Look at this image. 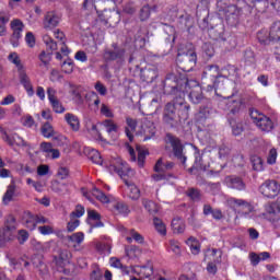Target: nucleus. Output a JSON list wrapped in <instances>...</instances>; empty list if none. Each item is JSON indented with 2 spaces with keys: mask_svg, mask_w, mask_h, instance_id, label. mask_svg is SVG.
I'll use <instances>...</instances> for the list:
<instances>
[{
  "mask_svg": "<svg viewBox=\"0 0 280 280\" xmlns=\"http://www.w3.org/2000/svg\"><path fill=\"white\" fill-rule=\"evenodd\" d=\"M164 91L167 94L176 95L178 93H189L188 97L192 104H200L205 100L202 88L198 81L177 79L175 74H168L164 81ZM190 91V92H189Z\"/></svg>",
  "mask_w": 280,
  "mask_h": 280,
  "instance_id": "1",
  "label": "nucleus"
},
{
  "mask_svg": "<svg viewBox=\"0 0 280 280\" xmlns=\"http://www.w3.org/2000/svg\"><path fill=\"white\" fill-rule=\"evenodd\" d=\"M110 167H113L114 172H117L118 176L122 178L125 185H126V191L127 196L131 200H139L141 198V191L137 187V185L130 183L128 179H126V176L129 178L135 176V171L130 168L128 163L124 162L121 159H117L110 164Z\"/></svg>",
  "mask_w": 280,
  "mask_h": 280,
  "instance_id": "2",
  "label": "nucleus"
},
{
  "mask_svg": "<svg viewBox=\"0 0 280 280\" xmlns=\"http://www.w3.org/2000/svg\"><path fill=\"white\" fill-rule=\"evenodd\" d=\"M217 8L220 16H225V21L228 25L234 27L240 23V18L242 16V9L237 8L236 5H229L222 0L217 2Z\"/></svg>",
  "mask_w": 280,
  "mask_h": 280,
  "instance_id": "3",
  "label": "nucleus"
},
{
  "mask_svg": "<svg viewBox=\"0 0 280 280\" xmlns=\"http://www.w3.org/2000/svg\"><path fill=\"white\" fill-rule=\"evenodd\" d=\"M54 36L59 42H55L54 38H51L49 35H45L43 37L47 49L50 51H61L63 56H69L70 51L69 47H67V44L65 43V33H62L60 30H56L54 32Z\"/></svg>",
  "mask_w": 280,
  "mask_h": 280,
  "instance_id": "4",
  "label": "nucleus"
},
{
  "mask_svg": "<svg viewBox=\"0 0 280 280\" xmlns=\"http://www.w3.org/2000/svg\"><path fill=\"white\" fill-rule=\"evenodd\" d=\"M249 117L261 132H272V130L277 128V120L266 116L257 109H252Z\"/></svg>",
  "mask_w": 280,
  "mask_h": 280,
  "instance_id": "5",
  "label": "nucleus"
},
{
  "mask_svg": "<svg viewBox=\"0 0 280 280\" xmlns=\"http://www.w3.org/2000/svg\"><path fill=\"white\" fill-rule=\"evenodd\" d=\"M228 205L231 209H242L240 215L245 220H253L255 218V207L248 200L231 197L228 199Z\"/></svg>",
  "mask_w": 280,
  "mask_h": 280,
  "instance_id": "6",
  "label": "nucleus"
},
{
  "mask_svg": "<svg viewBox=\"0 0 280 280\" xmlns=\"http://www.w3.org/2000/svg\"><path fill=\"white\" fill-rule=\"evenodd\" d=\"M198 61V57L196 56V51L191 49V46L187 51L179 49L176 58L177 65H183L182 69L184 71H191L196 67V62Z\"/></svg>",
  "mask_w": 280,
  "mask_h": 280,
  "instance_id": "7",
  "label": "nucleus"
},
{
  "mask_svg": "<svg viewBox=\"0 0 280 280\" xmlns=\"http://www.w3.org/2000/svg\"><path fill=\"white\" fill-rule=\"evenodd\" d=\"M176 97L173 100L175 110H177V117H179V124L189 119L190 106L185 102V93L180 92L175 94Z\"/></svg>",
  "mask_w": 280,
  "mask_h": 280,
  "instance_id": "8",
  "label": "nucleus"
},
{
  "mask_svg": "<svg viewBox=\"0 0 280 280\" xmlns=\"http://www.w3.org/2000/svg\"><path fill=\"white\" fill-rule=\"evenodd\" d=\"M163 122L171 128H174V126H178V124H180V117H178V114H176V106L174 103H167L165 105Z\"/></svg>",
  "mask_w": 280,
  "mask_h": 280,
  "instance_id": "9",
  "label": "nucleus"
},
{
  "mask_svg": "<svg viewBox=\"0 0 280 280\" xmlns=\"http://www.w3.org/2000/svg\"><path fill=\"white\" fill-rule=\"evenodd\" d=\"M166 143H170L173 148V154L185 165L187 162V156H185V153L183 152V144L180 143V140L170 133L166 135Z\"/></svg>",
  "mask_w": 280,
  "mask_h": 280,
  "instance_id": "10",
  "label": "nucleus"
},
{
  "mask_svg": "<svg viewBox=\"0 0 280 280\" xmlns=\"http://www.w3.org/2000/svg\"><path fill=\"white\" fill-rule=\"evenodd\" d=\"M13 231H16V220L14 217H10L7 220L5 228L0 230V246H5V243L12 240Z\"/></svg>",
  "mask_w": 280,
  "mask_h": 280,
  "instance_id": "11",
  "label": "nucleus"
},
{
  "mask_svg": "<svg viewBox=\"0 0 280 280\" xmlns=\"http://www.w3.org/2000/svg\"><path fill=\"white\" fill-rule=\"evenodd\" d=\"M154 135H156V127H154V122L148 119L143 120L138 131V137H141L142 141H150V139H154Z\"/></svg>",
  "mask_w": 280,
  "mask_h": 280,
  "instance_id": "12",
  "label": "nucleus"
},
{
  "mask_svg": "<svg viewBox=\"0 0 280 280\" xmlns=\"http://www.w3.org/2000/svg\"><path fill=\"white\" fill-rule=\"evenodd\" d=\"M279 184L273 179H267L260 187L259 191L266 198H275L279 194Z\"/></svg>",
  "mask_w": 280,
  "mask_h": 280,
  "instance_id": "13",
  "label": "nucleus"
},
{
  "mask_svg": "<svg viewBox=\"0 0 280 280\" xmlns=\"http://www.w3.org/2000/svg\"><path fill=\"white\" fill-rule=\"evenodd\" d=\"M44 30H54L60 25V15L56 11H48L43 21Z\"/></svg>",
  "mask_w": 280,
  "mask_h": 280,
  "instance_id": "14",
  "label": "nucleus"
},
{
  "mask_svg": "<svg viewBox=\"0 0 280 280\" xmlns=\"http://www.w3.org/2000/svg\"><path fill=\"white\" fill-rule=\"evenodd\" d=\"M140 78L143 82L152 83L153 80L159 78V70L154 65H148L145 68H142L140 71Z\"/></svg>",
  "mask_w": 280,
  "mask_h": 280,
  "instance_id": "15",
  "label": "nucleus"
},
{
  "mask_svg": "<svg viewBox=\"0 0 280 280\" xmlns=\"http://www.w3.org/2000/svg\"><path fill=\"white\" fill-rule=\"evenodd\" d=\"M23 22L19 19H15L11 21V30L13 31V35L11 38L13 47H19V38H21L23 35Z\"/></svg>",
  "mask_w": 280,
  "mask_h": 280,
  "instance_id": "16",
  "label": "nucleus"
},
{
  "mask_svg": "<svg viewBox=\"0 0 280 280\" xmlns=\"http://www.w3.org/2000/svg\"><path fill=\"white\" fill-rule=\"evenodd\" d=\"M120 232L126 237L128 244H132V241L137 242L138 244H143L144 242L143 235L135 231V229H127V228L120 226Z\"/></svg>",
  "mask_w": 280,
  "mask_h": 280,
  "instance_id": "17",
  "label": "nucleus"
},
{
  "mask_svg": "<svg viewBox=\"0 0 280 280\" xmlns=\"http://www.w3.org/2000/svg\"><path fill=\"white\" fill-rule=\"evenodd\" d=\"M114 49H107L104 52V58L105 60L108 61H113V60H118L121 61L124 60V56H126V51L119 47H117V45H113Z\"/></svg>",
  "mask_w": 280,
  "mask_h": 280,
  "instance_id": "18",
  "label": "nucleus"
},
{
  "mask_svg": "<svg viewBox=\"0 0 280 280\" xmlns=\"http://www.w3.org/2000/svg\"><path fill=\"white\" fill-rule=\"evenodd\" d=\"M3 140L8 145L14 147L16 145L18 148H27V142L21 138L18 133H13L12 136H9L8 133H4Z\"/></svg>",
  "mask_w": 280,
  "mask_h": 280,
  "instance_id": "19",
  "label": "nucleus"
},
{
  "mask_svg": "<svg viewBox=\"0 0 280 280\" xmlns=\"http://www.w3.org/2000/svg\"><path fill=\"white\" fill-rule=\"evenodd\" d=\"M88 218H89V224L91 226V229H102V226H104V223L101 221L102 220V215H100V213H97V211L89 208L88 209Z\"/></svg>",
  "mask_w": 280,
  "mask_h": 280,
  "instance_id": "20",
  "label": "nucleus"
},
{
  "mask_svg": "<svg viewBox=\"0 0 280 280\" xmlns=\"http://www.w3.org/2000/svg\"><path fill=\"white\" fill-rule=\"evenodd\" d=\"M225 185L230 189H237V191H244V189H246V185L240 177H233V176L226 177Z\"/></svg>",
  "mask_w": 280,
  "mask_h": 280,
  "instance_id": "21",
  "label": "nucleus"
},
{
  "mask_svg": "<svg viewBox=\"0 0 280 280\" xmlns=\"http://www.w3.org/2000/svg\"><path fill=\"white\" fill-rule=\"evenodd\" d=\"M213 115H215V109L211 107V104H208L207 106L200 107L199 112L196 114V119L198 121H205V119H210Z\"/></svg>",
  "mask_w": 280,
  "mask_h": 280,
  "instance_id": "22",
  "label": "nucleus"
},
{
  "mask_svg": "<svg viewBox=\"0 0 280 280\" xmlns=\"http://www.w3.org/2000/svg\"><path fill=\"white\" fill-rule=\"evenodd\" d=\"M20 82L24 86L28 97H34V86L32 85L30 77H27L23 70L20 71Z\"/></svg>",
  "mask_w": 280,
  "mask_h": 280,
  "instance_id": "23",
  "label": "nucleus"
},
{
  "mask_svg": "<svg viewBox=\"0 0 280 280\" xmlns=\"http://www.w3.org/2000/svg\"><path fill=\"white\" fill-rule=\"evenodd\" d=\"M92 196H94V198H96V200H98L103 205H108V202H114L115 201V197L104 194V191H102L97 187H94L92 189Z\"/></svg>",
  "mask_w": 280,
  "mask_h": 280,
  "instance_id": "24",
  "label": "nucleus"
},
{
  "mask_svg": "<svg viewBox=\"0 0 280 280\" xmlns=\"http://www.w3.org/2000/svg\"><path fill=\"white\" fill-rule=\"evenodd\" d=\"M85 128H86L88 132H90V135L95 137L97 139V141H100L102 143V145H107L108 141H106V139H104L102 137V133H100V130H97V125H95L92 121H88L85 125Z\"/></svg>",
  "mask_w": 280,
  "mask_h": 280,
  "instance_id": "25",
  "label": "nucleus"
},
{
  "mask_svg": "<svg viewBox=\"0 0 280 280\" xmlns=\"http://www.w3.org/2000/svg\"><path fill=\"white\" fill-rule=\"evenodd\" d=\"M85 128H86L88 132H90V135L95 137L97 139V141H100L102 143V145H107L108 141H106V139H104L102 137V133H100V130H97V125H95L92 121H88L85 125Z\"/></svg>",
  "mask_w": 280,
  "mask_h": 280,
  "instance_id": "26",
  "label": "nucleus"
},
{
  "mask_svg": "<svg viewBox=\"0 0 280 280\" xmlns=\"http://www.w3.org/2000/svg\"><path fill=\"white\" fill-rule=\"evenodd\" d=\"M102 126L107 132L108 137H115L117 132H119V126L116 125L115 120L113 119H105L102 121Z\"/></svg>",
  "mask_w": 280,
  "mask_h": 280,
  "instance_id": "27",
  "label": "nucleus"
},
{
  "mask_svg": "<svg viewBox=\"0 0 280 280\" xmlns=\"http://www.w3.org/2000/svg\"><path fill=\"white\" fill-rule=\"evenodd\" d=\"M22 224L30 231H34V229H36V215L31 212H24L22 217Z\"/></svg>",
  "mask_w": 280,
  "mask_h": 280,
  "instance_id": "28",
  "label": "nucleus"
},
{
  "mask_svg": "<svg viewBox=\"0 0 280 280\" xmlns=\"http://www.w3.org/2000/svg\"><path fill=\"white\" fill-rule=\"evenodd\" d=\"M72 254L69 249H59V257H55V262L57 266H65V264H69Z\"/></svg>",
  "mask_w": 280,
  "mask_h": 280,
  "instance_id": "29",
  "label": "nucleus"
},
{
  "mask_svg": "<svg viewBox=\"0 0 280 280\" xmlns=\"http://www.w3.org/2000/svg\"><path fill=\"white\" fill-rule=\"evenodd\" d=\"M68 242H71L72 247L74 248V250H80V248H78V246H80V244H82V242H84V232H75L71 235L68 236Z\"/></svg>",
  "mask_w": 280,
  "mask_h": 280,
  "instance_id": "30",
  "label": "nucleus"
},
{
  "mask_svg": "<svg viewBox=\"0 0 280 280\" xmlns=\"http://www.w3.org/2000/svg\"><path fill=\"white\" fill-rule=\"evenodd\" d=\"M15 194H16V185L14 183H11L3 195V198H2L3 205H10V202H12V200L14 199Z\"/></svg>",
  "mask_w": 280,
  "mask_h": 280,
  "instance_id": "31",
  "label": "nucleus"
},
{
  "mask_svg": "<svg viewBox=\"0 0 280 280\" xmlns=\"http://www.w3.org/2000/svg\"><path fill=\"white\" fill-rule=\"evenodd\" d=\"M65 119L74 132H78V130H80V118H78V116H75L71 113H67L65 115Z\"/></svg>",
  "mask_w": 280,
  "mask_h": 280,
  "instance_id": "32",
  "label": "nucleus"
},
{
  "mask_svg": "<svg viewBox=\"0 0 280 280\" xmlns=\"http://www.w3.org/2000/svg\"><path fill=\"white\" fill-rule=\"evenodd\" d=\"M265 210L267 215H269L270 220H279L280 209L279 206H277V203H268L265 207Z\"/></svg>",
  "mask_w": 280,
  "mask_h": 280,
  "instance_id": "33",
  "label": "nucleus"
},
{
  "mask_svg": "<svg viewBox=\"0 0 280 280\" xmlns=\"http://www.w3.org/2000/svg\"><path fill=\"white\" fill-rule=\"evenodd\" d=\"M142 205L150 215H156L159 213V205L150 199H143Z\"/></svg>",
  "mask_w": 280,
  "mask_h": 280,
  "instance_id": "34",
  "label": "nucleus"
},
{
  "mask_svg": "<svg viewBox=\"0 0 280 280\" xmlns=\"http://www.w3.org/2000/svg\"><path fill=\"white\" fill-rule=\"evenodd\" d=\"M114 211L120 215H128L130 213V208L124 201H114Z\"/></svg>",
  "mask_w": 280,
  "mask_h": 280,
  "instance_id": "35",
  "label": "nucleus"
},
{
  "mask_svg": "<svg viewBox=\"0 0 280 280\" xmlns=\"http://www.w3.org/2000/svg\"><path fill=\"white\" fill-rule=\"evenodd\" d=\"M230 126L232 128V133L235 137H240L244 132V122L237 119H230Z\"/></svg>",
  "mask_w": 280,
  "mask_h": 280,
  "instance_id": "36",
  "label": "nucleus"
},
{
  "mask_svg": "<svg viewBox=\"0 0 280 280\" xmlns=\"http://www.w3.org/2000/svg\"><path fill=\"white\" fill-rule=\"evenodd\" d=\"M154 268L152 267V265H147V266H142V267H136L133 269V272L136 275H138V277H152V270Z\"/></svg>",
  "mask_w": 280,
  "mask_h": 280,
  "instance_id": "37",
  "label": "nucleus"
},
{
  "mask_svg": "<svg viewBox=\"0 0 280 280\" xmlns=\"http://www.w3.org/2000/svg\"><path fill=\"white\" fill-rule=\"evenodd\" d=\"M51 189L55 194H69V184L55 180L51 184Z\"/></svg>",
  "mask_w": 280,
  "mask_h": 280,
  "instance_id": "38",
  "label": "nucleus"
},
{
  "mask_svg": "<svg viewBox=\"0 0 280 280\" xmlns=\"http://www.w3.org/2000/svg\"><path fill=\"white\" fill-rule=\"evenodd\" d=\"M218 75H220V68L215 65L208 66L203 70V78L215 79Z\"/></svg>",
  "mask_w": 280,
  "mask_h": 280,
  "instance_id": "39",
  "label": "nucleus"
},
{
  "mask_svg": "<svg viewBox=\"0 0 280 280\" xmlns=\"http://www.w3.org/2000/svg\"><path fill=\"white\" fill-rule=\"evenodd\" d=\"M186 244H187V246H189L192 255H198L200 253V242H198V240H196V237L190 236L186 241Z\"/></svg>",
  "mask_w": 280,
  "mask_h": 280,
  "instance_id": "40",
  "label": "nucleus"
},
{
  "mask_svg": "<svg viewBox=\"0 0 280 280\" xmlns=\"http://www.w3.org/2000/svg\"><path fill=\"white\" fill-rule=\"evenodd\" d=\"M171 226L173 229V233H184L185 232V221H183V219H180V218L173 219Z\"/></svg>",
  "mask_w": 280,
  "mask_h": 280,
  "instance_id": "41",
  "label": "nucleus"
},
{
  "mask_svg": "<svg viewBox=\"0 0 280 280\" xmlns=\"http://www.w3.org/2000/svg\"><path fill=\"white\" fill-rule=\"evenodd\" d=\"M270 40H280V21L275 22L269 32Z\"/></svg>",
  "mask_w": 280,
  "mask_h": 280,
  "instance_id": "42",
  "label": "nucleus"
},
{
  "mask_svg": "<svg viewBox=\"0 0 280 280\" xmlns=\"http://www.w3.org/2000/svg\"><path fill=\"white\" fill-rule=\"evenodd\" d=\"M153 224L158 233H160V235H167V228L165 226V223H163L161 219L154 218Z\"/></svg>",
  "mask_w": 280,
  "mask_h": 280,
  "instance_id": "43",
  "label": "nucleus"
},
{
  "mask_svg": "<svg viewBox=\"0 0 280 280\" xmlns=\"http://www.w3.org/2000/svg\"><path fill=\"white\" fill-rule=\"evenodd\" d=\"M252 165L255 172H264V160L261 158L257 155L252 156Z\"/></svg>",
  "mask_w": 280,
  "mask_h": 280,
  "instance_id": "44",
  "label": "nucleus"
},
{
  "mask_svg": "<svg viewBox=\"0 0 280 280\" xmlns=\"http://www.w3.org/2000/svg\"><path fill=\"white\" fill-rule=\"evenodd\" d=\"M174 167L173 162L163 163V160L160 159L155 164V172H165L166 170H172Z\"/></svg>",
  "mask_w": 280,
  "mask_h": 280,
  "instance_id": "45",
  "label": "nucleus"
},
{
  "mask_svg": "<svg viewBox=\"0 0 280 280\" xmlns=\"http://www.w3.org/2000/svg\"><path fill=\"white\" fill-rule=\"evenodd\" d=\"M42 135L46 139H51L55 135L54 127L49 122L44 124L42 127Z\"/></svg>",
  "mask_w": 280,
  "mask_h": 280,
  "instance_id": "46",
  "label": "nucleus"
},
{
  "mask_svg": "<svg viewBox=\"0 0 280 280\" xmlns=\"http://www.w3.org/2000/svg\"><path fill=\"white\" fill-rule=\"evenodd\" d=\"M241 106H242V102L240 101L230 100L228 102V107L230 108V113H232L233 115L240 112Z\"/></svg>",
  "mask_w": 280,
  "mask_h": 280,
  "instance_id": "47",
  "label": "nucleus"
},
{
  "mask_svg": "<svg viewBox=\"0 0 280 280\" xmlns=\"http://www.w3.org/2000/svg\"><path fill=\"white\" fill-rule=\"evenodd\" d=\"M109 265L112 266V268H117L118 270L128 269V267L121 264V260L117 257L109 258Z\"/></svg>",
  "mask_w": 280,
  "mask_h": 280,
  "instance_id": "48",
  "label": "nucleus"
},
{
  "mask_svg": "<svg viewBox=\"0 0 280 280\" xmlns=\"http://www.w3.org/2000/svg\"><path fill=\"white\" fill-rule=\"evenodd\" d=\"M38 60H40V62H42V65H44V67H47L49 65V62H51V52H47V51L43 50L38 56Z\"/></svg>",
  "mask_w": 280,
  "mask_h": 280,
  "instance_id": "49",
  "label": "nucleus"
},
{
  "mask_svg": "<svg viewBox=\"0 0 280 280\" xmlns=\"http://www.w3.org/2000/svg\"><path fill=\"white\" fill-rule=\"evenodd\" d=\"M9 60L12 62V65H15L19 71H23V65H21V59L16 52H11L9 55Z\"/></svg>",
  "mask_w": 280,
  "mask_h": 280,
  "instance_id": "50",
  "label": "nucleus"
},
{
  "mask_svg": "<svg viewBox=\"0 0 280 280\" xmlns=\"http://www.w3.org/2000/svg\"><path fill=\"white\" fill-rule=\"evenodd\" d=\"M164 32L168 36L167 40H172V43H174V40H176V28H174V26H170V25L165 24Z\"/></svg>",
  "mask_w": 280,
  "mask_h": 280,
  "instance_id": "51",
  "label": "nucleus"
},
{
  "mask_svg": "<svg viewBox=\"0 0 280 280\" xmlns=\"http://www.w3.org/2000/svg\"><path fill=\"white\" fill-rule=\"evenodd\" d=\"M218 264H220V258L214 259V261H209L207 272L209 275H215L218 272Z\"/></svg>",
  "mask_w": 280,
  "mask_h": 280,
  "instance_id": "52",
  "label": "nucleus"
},
{
  "mask_svg": "<svg viewBox=\"0 0 280 280\" xmlns=\"http://www.w3.org/2000/svg\"><path fill=\"white\" fill-rule=\"evenodd\" d=\"M200 190L196 189V188H190L187 191V197L192 199L194 202H198L200 200Z\"/></svg>",
  "mask_w": 280,
  "mask_h": 280,
  "instance_id": "53",
  "label": "nucleus"
},
{
  "mask_svg": "<svg viewBox=\"0 0 280 280\" xmlns=\"http://www.w3.org/2000/svg\"><path fill=\"white\" fill-rule=\"evenodd\" d=\"M101 115H103L104 117H108L109 119H113V117H115L113 109H110V107H108V105L106 104L101 105Z\"/></svg>",
  "mask_w": 280,
  "mask_h": 280,
  "instance_id": "54",
  "label": "nucleus"
},
{
  "mask_svg": "<svg viewBox=\"0 0 280 280\" xmlns=\"http://www.w3.org/2000/svg\"><path fill=\"white\" fill-rule=\"evenodd\" d=\"M277 149L272 148L270 149L268 156H267V163L268 165H275V163H277Z\"/></svg>",
  "mask_w": 280,
  "mask_h": 280,
  "instance_id": "55",
  "label": "nucleus"
},
{
  "mask_svg": "<svg viewBox=\"0 0 280 280\" xmlns=\"http://www.w3.org/2000/svg\"><path fill=\"white\" fill-rule=\"evenodd\" d=\"M40 235H54V226L51 225H42L37 228Z\"/></svg>",
  "mask_w": 280,
  "mask_h": 280,
  "instance_id": "56",
  "label": "nucleus"
},
{
  "mask_svg": "<svg viewBox=\"0 0 280 280\" xmlns=\"http://www.w3.org/2000/svg\"><path fill=\"white\" fill-rule=\"evenodd\" d=\"M96 248L100 253H104V255H110L112 246L109 243H100L96 245Z\"/></svg>",
  "mask_w": 280,
  "mask_h": 280,
  "instance_id": "57",
  "label": "nucleus"
},
{
  "mask_svg": "<svg viewBox=\"0 0 280 280\" xmlns=\"http://www.w3.org/2000/svg\"><path fill=\"white\" fill-rule=\"evenodd\" d=\"M10 22V18L0 16V36H5V25Z\"/></svg>",
  "mask_w": 280,
  "mask_h": 280,
  "instance_id": "58",
  "label": "nucleus"
},
{
  "mask_svg": "<svg viewBox=\"0 0 280 280\" xmlns=\"http://www.w3.org/2000/svg\"><path fill=\"white\" fill-rule=\"evenodd\" d=\"M57 93H58V92L56 91V89H54V88H47V96H48L49 104H51V103L58 101V96H56Z\"/></svg>",
  "mask_w": 280,
  "mask_h": 280,
  "instance_id": "59",
  "label": "nucleus"
},
{
  "mask_svg": "<svg viewBox=\"0 0 280 280\" xmlns=\"http://www.w3.org/2000/svg\"><path fill=\"white\" fill-rule=\"evenodd\" d=\"M50 105L52 107V110H55V113H58V114L65 113V106H62V103H60L59 100L54 101L52 103H50Z\"/></svg>",
  "mask_w": 280,
  "mask_h": 280,
  "instance_id": "60",
  "label": "nucleus"
},
{
  "mask_svg": "<svg viewBox=\"0 0 280 280\" xmlns=\"http://www.w3.org/2000/svg\"><path fill=\"white\" fill-rule=\"evenodd\" d=\"M84 215V207L77 206L75 211L70 213L71 220H75V218H82Z\"/></svg>",
  "mask_w": 280,
  "mask_h": 280,
  "instance_id": "61",
  "label": "nucleus"
},
{
  "mask_svg": "<svg viewBox=\"0 0 280 280\" xmlns=\"http://www.w3.org/2000/svg\"><path fill=\"white\" fill-rule=\"evenodd\" d=\"M57 176L61 180H65V179L69 178V168H67L65 166L59 167L58 171H57Z\"/></svg>",
  "mask_w": 280,
  "mask_h": 280,
  "instance_id": "62",
  "label": "nucleus"
},
{
  "mask_svg": "<svg viewBox=\"0 0 280 280\" xmlns=\"http://www.w3.org/2000/svg\"><path fill=\"white\" fill-rule=\"evenodd\" d=\"M170 249L172 253H174V255H180V245L174 240L170 241Z\"/></svg>",
  "mask_w": 280,
  "mask_h": 280,
  "instance_id": "63",
  "label": "nucleus"
},
{
  "mask_svg": "<svg viewBox=\"0 0 280 280\" xmlns=\"http://www.w3.org/2000/svg\"><path fill=\"white\" fill-rule=\"evenodd\" d=\"M103 273L102 269L96 268L93 269L92 272L90 273V280H102Z\"/></svg>",
  "mask_w": 280,
  "mask_h": 280,
  "instance_id": "64",
  "label": "nucleus"
}]
</instances>
